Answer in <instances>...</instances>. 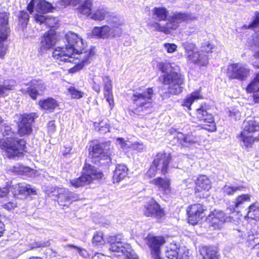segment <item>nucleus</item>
I'll use <instances>...</instances> for the list:
<instances>
[{
  "mask_svg": "<svg viewBox=\"0 0 259 259\" xmlns=\"http://www.w3.org/2000/svg\"><path fill=\"white\" fill-rule=\"evenodd\" d=\"M3 138L0 139V148L10 158L21 157L25 147V141L15 138V133L10 125L4 123L0 127Z\"/></svg>",
  "mask_w": 259,
  "mask_h": 259,
  "instance_id": "f03ea898",
  "label": "nucleus"
},
{
  "mask_svg": "<svg viewBox=\"0 0 259 259\" xmlns=\"http://www.w3.org/2000/svg\"><path fill=\"white\" fill-rule=\"evenodd\" d=\"M122 238L123 236L120 234L109 236L107 241L110 244L109 250L116 253L117 256H124L125 259H139L131 246L121 241Z\"/></svg>",
  "mask_w": 259,
  "mask_h": 259,
  "instance_id": "39448f33",
  "label": "nucleus"
},
{
  "mask_svg": "<svg viewBox=\"0 0 259 259\" xmlns=\"http://www.w3.org/2000/svg\"><path fill=\"white\" fill-rule=\"evenodd\" d=\"M110 13L103 8H99L92 13L91 18L95 21H102L104 19L111 20L112 19Z\"/></svg>",
  "mask_w": 259,
  "mask_h": 259,
  "instance_id": "473e14b6",
  "label": "nucleus"
},
{
  "mask_svg": "<svg viewBox=\"0 0 259 259\" xmlns=\"http://www.w3.org/2000/svg\"><path fill=\"white\" fill-rule=\"evenodd\" d=\"M204 208L200 204H194L190 205L187 213L189 217V222L192 225H195L202 218Z\"/></svg>",
  "mask_w": 259,
  "mask_h": 259,
  "instance_id": "a211bd4d",
  "label": "nucleus"
},
{
  "mask_svg": "<svg viewBox=\"0 0 259 259\" xmlns=\"http://www.w3.org/2000/svg\"><path fill=\"white\" fill-rule=\"evenodd\" d=\"M202 99V95L200 91H196L188 95L184 99L182 105L186 107L189 110H191V106L197 100Z\"/></svg>",
  "mask_w": 259,
  "mask_h": 259,
  "instance_id": "72a5a7b5",
  "label": "nucleus"
},
{
  "mask_svg": "<svg viewBox=\"0 0 259 259\" xmlns=\"http://www.w3.org/2000/svg\"><path fill=\"white\" fill-rule=\"evenodd\" d=\"M56 42V37L55 32L52 31L46 32L41 38L39 49L44 52L51 48Z\"/></svg>",
  "mask_w": 259,
  "mask_h": 259,
  "instance_id": "412c9836",
  "label": "nucleus"
},
{
  "mask_svg": "<svg viewBox=\"0 0 259 259\" xmlns=\"http://www.w3.org/2000/svg\"><path fill=\"white\" fill-rule=\"evenodd\" d=\"M92 243L94 246H99L104 244L105 241L103 238V233L101 232H96L93 237Z\"/></svg>",
  "mask_w": 259,
  "mask_h": 259,
  "instance_id": "8fccbe9b",
  "label": "nucleus"
},
{
  "mask_svg": "<svg viewBox=\"0 0 259 259\" xmlns=\"http://www.w3.org/2000/svg\"><path fill=\"white\" fill-rule=\"evenodd\" d=\"M180 249L176 243H171L167 248L165 252L166 256L169 259H178Z\"/></svg>",
  "mask_w": 259,
  "mask_h": 259,
  "instance_id": "4c0bfd02",
  "label": "nucleus"
},
{
  "mask_svg": "<svg viewBox=\"0 0 259 259\" xmlns=\"http://www.w3.org/2000/svg\"><path fill=\"white\" fill-rule=\"evenodd\" d=\"M117 142L123 149H126L127 148H130L133 150H136L141 152L144 149V146L143 144L137 142L134 143H131L129 141H125L124 139L120 138L117 139Z\"/></svg>",
  "mask_w": 259,
  "mask_h": 259,
  "instance_id": "2f4dec72",
  "label": "nucleus"
},
{
  "mask_svg": "<svg viewBox=\"0 0 259 259\" xmlns=\"http://www.w3.org/2000/svg\"><path fill=\"white\" fill-rule=\"evenodd\" d=\"M154 91L152 88L143 90L142 87L135 91L131 97L134 113L143 115L149 112L153 106Z\"/></svg>",
  "mask_w": 259,
  "mask_h": 259,
  "instance_id": "7ed1b4c3",
  "label": "nucleus"
},
{
  "mask_svg": "<svg viewBox=\"0 0 259 259\" xmlns=\"http://www.w3.org/2000/svg\"><path fill=\"white\" fill-rule=\"evenodd\" d=\"M200 252L203 259H219V254L215 248L212 247H202Z\"/></svg>",
  "mask_w": 259,
  "mask_h": 259,
  "instance_id": "f704fd0d",
  "label": "nucleus"
},
{
  "mask_svg": "<svg viewBox=\"0 0 259 259\" xmlns=\"http://www.w3.org/2000/svg\"><path fill=\"white\" fill-rule=\"evenodd\" d=\"M107 25L93 28L92 33L94 37L105 39L114 38L121 35L122 22L118 17L113 16L111 20H107Z\"/></svg>",
  "mask_w": 259,
  "mask_h": 259,
  "instance_id": "20e7f679",
  "label": "nucleus"
},
{
  "mask_svg": "<svg viewBox=\"0 0 259 259\" xmlns=\"http://www.w3.org/2000/svg\"><path fill=\"white\" fill-rule=\"evenodd\" d=\"M81 0H61L60 3L62 6L66 7L68 5L76 6Z\"/></svg>",
  "mask_w": 259,
  "mask_h": 259,
  "instance_id": "0e129e2a",
  "label": "nucleus"
},
{
  "mask_svg": "<svg viewBox=\"0 0 259 259\" xmlns=\"http://www.w3.org/2000/svg\"><path fill=\"white\" fill-rule=\"evenodd\" d=\"M196 185V191L201 190L208 191L211 188V182L205 175H200L195 182Z\"/></svg>",
  "mask_w": 259,
  "mask_h": 259,
  "instance_id": "c85d7f7f",
  "label": "nucleus"
},
{
  "mask_svg": "<svg viewBox=\"0 0 259 259\" xmlns=\"http://www.w3.org/2000/svg\"><path fill=\"white\" fill-rule=\"evenodd\" d=\"M157 170H158V169L152 162L147 172V175L150 178L154 177L156 175Z\"/></svg>",
  "mask_w": 259,
  "mask_h": 259,
  "instance_id": "69168bd1",
  "label": "nucleus"
},
{
  "mask_svg": "<svg viewBox=\"0 0 259 259\" xmlns=\"http://www.w3.org/2000/svg\"><path fill=\"white\" fill-rule=\"evenodd\" d=\"M90 156L92 159V162L94 163L99 162L104 164L111 162L110 156L105 152L102 147L99 144L93 147L92 151H90Z\"/></svg>",
  "mask_w": 259,
  "mask_h": 259,
  "instance_id": "ddd939ff",
  "label": "nucleus"
},
{
  "mask_svg": "<svg viewBox=\"0 0 259 259\" xmlns=\"http://www.w3.org/2000/svg\"><path fill=\"white\" fill-rule=\"evenodd\" d=\"M176 137L178 143L183 146L187 147L200 142L199 138L192 134L184 135L181 133H178Z\"/></svg>",
  "mask_w": 259,
  "mask_h": 259,
  "instance_id": "a878e982",
  "label": "nucleus"
},
{
  "mask_svg": "<svg viewBox=\"0 0 259 259\" xmlns=\"http://www.w3.org/2000/svg\"><path fill=\"white\" fill-rule=\"evenodd\" d=\"M228 116L235 120H238L240 119L241 115L239 109L232 108L229 110Z\"/></svg>",
  "mask_w": 259,
  "mask_h": 259,
  "instance_id": "3c124183",
  "label": "nucleus"
},
{
  "mask_svg": "<svg viewBox=\"0 0 259 259\" xmlns=\"http://www.w3.org/2000/svg\"><path fill=\"white\" fill-rule=\"evenodd\" d=\"M11 191L15 196L19 195L36 194L35 190L30 185L25 183H19L13 185Z\"/></svg>",
  "mask_w": 259,
  "mask_h": 259,
  "instance_id": "4be33fe9",
  "label": "nucleus"
},
{
  "mask_svg": "<svg viewBox=\"0 0 259 259\" xmlns=\"http://www.w3.org/2000/svg\"><path fill=\"white\" fill-rule=\"evenodd\" d=\"M19 22L23 26H26L29 20V15L26 12L21 11L19 16Z\"/></svg>",
  "mask_w": 259,
  "mask_h": 259,
  "instance_id": "864d4df0",
  "label": "nucleus"
},
{
  "mask_svg": "<svg viewBox=\"0 0 259 259\" xmlns=\"http://www.w3.org/2000/svg\"><path fill=\"white\" fill-rule=\"evenodd\" d=\"M94 126L101 134H105L109 132V121L107 119L102 120L100 122H95Z\"/></svg>",
  "mask_w": 259,
  "mask_h": 259,
  "instance_id": "a19ab883",
  "label": "nucleus"
},
{
  "mask_svg": "<svg viewBox=\"0 0 259 259\" xmlns=\"http://www.w3.org/2000/svg\"><path fill=\"white\" fill-rule=\"evenodd\" d=\"M157 68L163 73H167L170 67L169 64L166 62H159L157 65Z\"/></svg>",
  "mask_w": 259,
  "mask_h": 259,
  "instance_id": "6e6d98bb",
  "label": "nucleus"
},
{
  "mask_svg": "<svg viewBox=\"0 0 259 259\" xmlns=\"http://www.w3.org/2000/svg\"><path fill=\"white\" fill-rule=\"evenodd\" d=\"M251 44L252 47H254L259 48V31H256L252 35Z\"/></svg>",
  "mask_w": 259,
  "mask_h": 259,
  "instance_id": "13d9d810",
  "label": "nucleus"
},
{
  "mask_svg": "<svg viewBox=\"0 0 259 259\" xmlns=\"http://www.w3.org/2000/svg\"><path fill=\"white\" fill-rule=\"evenodd\" d=\"M150 183L155 185L165 193L170 191V180L168 178L158 177L151 180Z\"/></svg>",
  "mask_w": 259,
  "mask_h": 259,
  "instance_id": "cd10ccee",
  "label": "nucleus"
},
{
  "mask_svg": "<svg viewBox=\"0 0 259 259\" xmlns=\"http://www.w3.org/2000/svg\"><path fill=\"white\" fill-rule=\"evenodd\" d=\"M195 19L189 14L181 12H174L171 14L165 24H156L159 31L166 34L170 33L172 30L176 29L183 21Z\"/></svg>",
  "mask_w": 259,
  "mask_h": 259,
  "instance_id": "0eeeda50",
  "label": "nucleus"
},
{
  "mask_svg": "<svg viewBox=\"0 0 259 259\" xmlns=\"http://www.w3.org/2000/svg\"><path fill=\"white\" fill-rule=\"evenodd\" d=\"M93 5V0H84L78 7V11L81 14L91 16Z\"/></svg>",
  "mask_w": 259,
  "mask_h": 259,
  "instance_id": "e433bc0d",
  "label": "nucleus"
},
{
  "mask_svg": "<svg viewBox=\"0 0 259 259\" xmlns=\"http://www.w3.org/2000/svg\"><path fill=\"white\" fill-rule=\"evenodd\" d=\"M170 159V154L161 152L156 155L152 162L162 175H165L168 172Z\"/></svg>",
  "mask_w": 259,
  "mask_h": 259,
  "instance_id": "4468645a",
  "label": "nucleus"
},
{
  "mask_svg": "<svg viewBox=\"0 0 259 259\" xmlns=\"http://www.w3.org/2000/svg\"><path fill=\"white\" fill-rule=\"evenodd\" d=\"M258 90H259V73L256 74L254 79L246 88V91L248 93L253 92L254 93Z\"/></svg>",
  "mask_w": 259,
  "mask_h": 259,
  "instance_id": "79ce46f5",
  "label": "nucleus"
},
{
  "mask_svg": "<svg viewBox=\"0 0 259 259\" xmlns=\"http://www.w3.org/2000/svg\"><path fill=\"white\" fill-rule=\"evenodd\" d=\"M250 195L248 194H242L238 196L234 201V207L238 208L243 204L245 202L250 201Z\"/></svg>",
  "mask_w": 259,
  "mask_h": 259,
  "instance_id": "37998d69",
  "label": "nucleus"
},
{
  "mask_svg": "<svg viewBox=\"0 0 259 259\" xmlns=\"http://www.w3.org/2000/svg\"><path fill=\"white\" fill-rule=\"evenodd\" d=\"M162 79L163 84L168 85V89L170 94L178 95L182 92V85L184 80L181 75L175 72H170L168 74L163 75Z\"/></svg>",
  "mask_w": 259,
  "mask_h": 259,
  "instance_id": "6e6552de",
  "label": "nucleus"
},
{
  "mask_svg": "<svg viewBox=\"0 0 259 259\" xmlns=\"http://www.w3.org/2000/svg\"><path fill=\"white\" fill-rule=\"evenodd\" d=\"M9 190L4 188L0 189V203H4L9 200L8 195L9 194Z\"/></svg>",
  "mask_w": 259,
  "mask_h": 259,
  "instance_id": "5fc2aeb1",
  "label": "nucleus"
},
{
  "mask_svg": "<svg viewBox=\"0 0 259 259\" xmlns=\"http://www.w3.org/2000/svg\"><path fill=\"white\" fill-rule=\"evenodd\" d=\"M144 213L146 217L160 219L164 216V211L154 200H151L145 205Z\"/></svg>",
  "mask_w": 259,
  "mask_h": 259,
  "instance_id": "dca6fc26",
  "label": "nucleus"
},
{
  "mask_svg": "<svg viewBox=\"0 0 259 259\" xmlns=\"http://www.w3.org/2000/svg\"><path fill=\"white\" fill-rule=\"evenodd\" d=\"M3 204V207L8 210H12L17 206V203L15 201H12L8 202H5Z\"/></svg>",
  "mask_w": 259,
  "mask_h": 259,
  "instance_id": "052dcab7",
  "label": "nucleus"
},
{
  "mask_svg": "<svg viewBox=\"0 0 259 259\" xmlns=\"http://www.w3.org/2000/svg\"><path fill=\"white\" fill-rule=\"evenodd\" d=\"M68 190L64 188L58 189V203L62 206H66L69 202L68 200Z\"/></svg>",
  "mask_w": 259,
  "mask_h": 259,
  "instance_id": "58836bf2",
  "label": "nucleus"
},
{
  "mask_svg": "<svg viewBox=\"0 0 259 259\" xmlns=\"http://www.w3.org/2000/svg\"><path fill=\"white\" fill-rule=\"evenodd\" d=\"M67 91L72 99H79L81 98L84 95L83 92L76 89L73 86L69 87Z\"/></svg>",
  "mask_w": 259,
  "mask_h": 259,
  "instance_id": "49530a36",
  "label": "nucleus"
},
{
  "mask_svg": "<svg viewBox=\"0 0 259 259\" xmlns=\"http://www.w3.org/2000/svg\"><path fill=\"white\" fill-rule=\"evenodd\" d=\"M39 105L41 109L52 112L58 107L59 103L54 98H48L46 99L40 100L39 102Z\"/></svg>",
  "mask_w": 259,
  "mask_h": 259,
  "instance_id": "7c9ffc66",
  "label": "nucleus"
},
{
  "mask_svg": "<svg viewBox=\"0 0 259 259\" xmlns=\"http://www.w3.org/2000/svg\"><path fill=\"white\" fill-rule=\"evenodd\" d=\"M52 4L45 0H31L27 6V10L30 14L35 11L39 13L50 12L53 9Z\"/></svg>",
  "mask_w": 259,
  "mask_h": 259,
  "instance_id": "2eb2a0df",
  "label": "nucleus"
},
{
  "mask_svg": "<svg viewBox=\"0 0 259 259\" xmlns=\"http://www.w3.org/2000/svg\"><path fill=\"white\" fill-rule=\"evenodd\" d=\"M83 169L82 174L85 178H90V183L93 180L101 179L103 176L102 173L100 170L90 164L85 163Z\"/></svg>",
  "mask_w": 259,
  "mask_h": 259,
  "instance_id": "5701e85b",
  "label": "nucleus"
},
{
  "mask_svg": "<svg viewBox=\"0 0 259 259\" xmlns=\"http://www.w3.org/2000/svg\"><path fill=\"white\" fill-rule=\"evenodd\" d=\"M181 253L179 255V259H192V257L190 255L188 250L183 248L181 249Z\"/></svg>",
  "mask_w": 259,
  "mask_h": 259,
  "instance_id": "680f3d73",
  "label": "nucleus"
},
{
  "mask_svg": "<svg viewBox=\"0 0 259 259\" xmlns=\"http://www.w3.org/2000/svg\"><path fill=\"white\" fill-rule=\"evenodd\" d=\"M50 245V242L49 241H47L46 242H36L35 243L33 248L34 247H44L49 246Z\"/></svg>",
  "mask_w": 259,
  "mask_h": 259,
  "instance_id": "774afa93",
  "label": "nucleus"
},
{
  "mask_svg": "<svg viewBox=\"0 0 259 259\" xmlns=\"http://www.w3.org/2000/svg\"><path fill=\"white\" fill-rule=\"evenodd\" d=\"M35 20L40 24L45 23L49 27H54L57 25L58 20L53 17H47L42 15L35 14Z\"/></svg>",
  "mask_w": 259,
  "mask_h": 259,
  "instance_id": "c9c22d12",
  "label": "nucleus"
},
{
  "mask_svg": "<svg viewBox=\"0 0 259 259\" xmlns=\"http://www.w3.org/2000/svg\"><path fill=\"white\" fill-rule=\"evenodd\" d=\"M163 47L168 53H172L177 49V46L175 44L165 43L164 44Z\"/></svg>",
  "mask_w": 259,
  "mask_h": 259,
  "instance_id": "bf43d9fd",
  "label": "nucleus"
},
{
  "mask_svg": "<svg viewBox=\"0 0 259 259\" xmlns=\"http://www.w3.org/2000/svg\"><path fill=\"white\" fill-rule=\"evenodd\" d=\"M8 17L7 13H0V43L5 41L7 39L9 33V29L8 26Z\"/></svg>",
  "mask_w": 259,
  "mask_h": 259,
  "instance_id": "bb28decb",
  "label": "nucleus"
},
{
  "mask_svg": "<svg viewBox=\"0 0 259 259\" xmlns=\"http://www.w3.org/2000/svg\"><path fill=\"white\" fill-rule=\"evenodd\" d=\"M227 74L230 79L239 80L246 79L250 74V69L247 65L241 63L230 64L228 67Z\"/></svg>",
  "mask_w": 259,
  "mask_h": 259,
  "instance_id": "9d476101",
  "label": "nucleus"
},
{
  "mask_svg": "<svg viewBox=\"0 0 259 259\" xmlns=\"http://www.w3.org/2000/svg\"><path fill=\"white\" fill-rule=\"evenodd\" d=\"M201 48L200 52L204 54H208L212 52V50L213 49V46L209 42H206L203 45Z\"/></svg>",
  "mask_w": 259,
  "mask_h": 259,
  "instance_id": "4d7b16f0",
  "label": "nucleus"
},
{
  "mask_svg": "<svg viewBox=\"0 0 259 259\" xmlns=\"http://www.w3.org/2000/svg\"><path fill=\"white\" fill-rule=\"evenodd\" d=\"M19 121L17 122L18 133L23 136L30 134L32 131L31 124L38 115L35 113L24 114L18 115Z\"/></svg>",
  "mask_w": 259,
  "mask_h": 259,
  "instance_id": "9b49d317",
  "label": "nucleus"
},
{
  "mask_svg": "<svg viewBox=\"0 0 259 259\" xmlns=\"http://www.w3.org/2000/svg\"><path fill=\"white\" fill-rule=\"evenodd\" d=\"M188 61L200 67H205L208 64V56L200 51H197L194 54L189 55Z\"/></svg>",
  "mask_w": 259,
  "mask_h": 259,
  "instance_id": "b1692460",
  "label": "nucleus"
},
{
  "mask_svg": "<svg viewBox=\"0 0 259 259\" xmlns=\"http://www.w3.org/2000/svg\"><path fill=\"white\" fill-rule=\"evenodd\" d=\"M104 82V96L106 101L112 109L114 106V100L112 95V85L111 79L109 76H105L102 77Z\"/></svg>",
  "mask_w": 259,
  "mask_h": 259,
  "instance_id": "393cba45",
  "label": "nucleus"
},
{
  "mask_svg": "<svg viewBox=\"0 0 259 259\" xmlns=\"http://www.w3.org/2000/svg\"><path fill=\"white\" fill-rule=\"evenodd\" d=\"M90 178H85V177L82 174L81 177L70 180V186L74 188L83 187L90 184Z\"/></svg>",
  "mask_w": 259,
  "mask_h": 259,
  "instance_id": "ea45409f",
  "label": "nucleus"
},
{
  "mask_svg": "<svg viewBox=\"0 0 259 259\" xmlns=\"http://www.w3.org/2000/svg\"><path fill=\"white\" fill-rule=\"evenodd\" d=\"M238 139L245 147H251L254 141L259 140V124L253 120H245Z\"/></svg>",
  "mask_w": 259,
  "mask_h": 259,
  "instance_id": "423d86ee",
  "label": "nucleus"
},
{
  "mask_svg": "<svg viewBox=\"0 0 259 259\" xmlns=\"http://www.w3.org/2000/svg\"><path fill=\"white\" fill-rule=\"evenodd\" d=\"M244 27L247 29H256L259 27V11L254 13L252 21L248 25H245Z\"/></svg>",
  "mask_w": 259,
  "mask_h": 259,
  "instance_id": "09e8293b",
  "label": "nucleus"
},
{
  "mask_svg": "<svg viewBox=\"0 0 259 259\" xmlns=\"http://www.w3.org/2000/svg\"><path fill=\"white\" fill-rule=\"evenodd\" d=\"M244 188L242 186L232 187L229 185H225L222 189V191L225 195H233L237 191H242Z\"/></svg>",
  "mask_w": 259,
  "mask_h": 259,
  "instance_id": "de8ad7c7",
  "label": "nucleus"
},
{
  "mask_svg": "<svg viewBox=\"0 0 259 259\" xmlns=\"http://www.w3.org/2000/svg\"><path fill=\"white\" fill-rule=\"evenodd\" d=\"M153 18L157 21L152 24V27L157 31L156 24H165L168 17V11L165 7H154L152 10Z\"/></svg>",
  "mask_w": 259,
  "mask_h": 259,
  "instance_id": "f3484780",
  "label": "nucleus"
},
{
  "mask_svg": "<svg viewBox=\"0 0 259 259\" xmlns=\"http://www.w3.org/2000/svg\"><path fill=\"white\" fill-rule=\"evenodd\" d=\"M247 217L253 220L259 219V208L255 204L251 205L249 207V210L247 213Z\"/></svg>",
  "mask_w": 259,
  "mask_h": 259,
  "instance_id": "a18cd8bd",
  "label": "nucleus"
},
{
  "mask_svg": "<svg viewBox=\"0 0 259 259\" xmlns=\"http://www.w3.org/2000/svg\"><path fill=\"white\" fill-rule=\"evenodd\" d=\"M7 51V47L0 44V58L3 59Z\"/></svg>",
  "mask_w": 259,
  "mask_h": 259,
  "instance_id": "338daca9",
  "label": "nucleus"
},
{
  "mask_svg": "<svg viewBox=\"0 0 259 259\" xmlns=\"http://www.w3.org/2000/svg\"><path fill=\"white\" fill-rule=\"evenodd\" d=\"M128 168L123 164H118L116 166L113 176V183H118L127 175Z\"/></svg>",
  "mask_w": 259,
  "mask_h": 259,
  "instance_id": "c756f323",
  "label": "nucleus"
},
{
  "mask_svg": "<svg viewBox=\"0 0 259 259\" xmlns=\"http://www.w3.org/2000/svg\"><path fill=\"white\" fill-rule=\"evenodd\" d=\"M196 115L199 121H203L205 123L203 124L202 128L208 132H214L217 130L213 117L211 114L208 113L206 105L202 104L196 109Z\"/></svg>",
  "mask_w": 259,
  "mask_h": 259,
  "instance_id": "1a4fd4ad",
  "label": "nucleus"
},
{
  "mask_svg": "<svg viewBox=\"0 0 259 259\" xmlns=\"http://www.w3.org/2000/svg\"><path fill=\"white\" fill-rule=\"evenodd\" d=\"M67 45L62 47H57L53 53V57L56 61L74 64L68 72L74 73L81 70L84 65L89 62L95 54V51L91 49L84 50L85 44L82 39L72 32L66 35Z\"/></svg>",
  "mask_w": 259,
  "mask_h": 259,
  "instance_id": "f257e3e1",
  "label": "nucleus"
},
{
  "mask_svg": "<svg viewBox=\"0 0 259 259\" xmlns=\"http://www.w3.org/2000/svg\"><path fill=\"white\" fill-rule=\"evenodd\" d=\"M207 221L214 229H219L226 221L225 213L220 210H214L208 215Z\"/></svg>",
  "mask_w": 259,
  "mask_h": 259,
  "instance_id": "6ab92c4d",
  "label": "nucleus"
},
{
  "mask_svg": "<svg viewBox=\"0 0 259 259\" xmlns=\"http://www.w3.org/2000/svg\"><path fill=\"white\" fill-rule=\"evenodd\" d=\"M182 46L185 50V53H186L188 59L189 55L194 54L197 52L196 48V45L193 43L185 42L183 43Z\"/></svg>",
  "mask_w": 259,
  "mask_h": 259,
  "instance_id": "c03bdc74",
  "label": "nucleus"
},
{
  "mask_svg": "<svg viewBox=\"0 0 259 259\" xmlns=\"http://www.w3.org/2000/svg\"><path fill=\"white\" fill-rule=\"evenodd\" d=\"M147 244L148 246L151 254L153 259H162L161 258V247L165 243V238L161 236L147 237Z\"/></svg>",
  "mask_w": 259,
  "mask_h": 259,
  "instance_id": "f8f14e48",
  "label": "nucleus"
},
{
  "mask_svg": "<svg viewBox=\"0 0 259 259\" xmlns=\"http://www.w3.org/2000/svg\"><path fill=\"white\" fill-rule=\"evenodd\" d=\"M45 89L46 86L41 80L33 79L30 81V86L27 92L31 98L34 100L39 94V92H42Z\"/></svg>",
  "mask_w": 259,
  "mask_h": 259,
  "instance_id": "aec40b11",
  "label": "nucleus"
},
{
  "mask_svg": "<svg viewBox=\"0 0 259 259\" xmlns=\"http://www.w3.org/2000/svg\"><path fill=\"white\" fill-rule=\"evenodd\" d=\"M58 189H60V188H58L56 187H45L44 188V191L45 192V193L49 196L52 197L54 196L57 195L58 194Z\"/></svg>",
  "mask_w": 259,
  "mask_h": 259,
  "instance_id": "603ef678",
  "label": "nucleus"
},
{
  "mask_svg": "<svg viewBox=\"0 0 259 259\" xmlns=\"http://www.w3.org/2000/svg\"><path fill=\"white\" fill-rule=\"evenodd\" d=\"M100 81V77L99 76H95L94 78V83L93 84V90L99 93L101 91V87L99 84Z\"/></svg>",
  "mask_w": 259,
  "mask_h": 259,
  "instance_id": "e2e57ef3",
  "label": "nucleus"
}]
</instances>
